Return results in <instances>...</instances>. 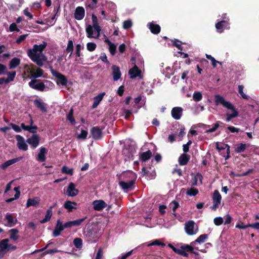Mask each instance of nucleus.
<instances>
[{"label": "nucleus", "mask_w": 259, "mask_h": 259, "mask_svg": "<svg viewBox=\"0 0 259 259\" xmlns=\"http://www.w3.org/2000/svg\"><path fill=\"white\" fill-rule=\"evenodd\" d=\"M92 19L93 25H88L85 29L87 37L90 38H98L101 31V27L99 25L97 16L94 14H92Z\"/></svg>", "instance_id": "1"}, {"label": "nucleus", "mask_w": 259, "mask_h": 259, "mask_svg": "<svg viewBox=\"0 0 259 259\" xmlns=\"http://www.w3.org/2000/svg\"><path fill=\"white\" fill-rule=\"evenodd\" d=\"M125 175L130 177V179H126V181L119 182V185L123 190L127 191L132 189L134 186L137 179V175L131 171H127Z\"/></svg>", "instance_id": "2"}, {"label": "nucleus", "mask_w": 259, "mask_h": 259, "mask_svg": "<svg viewBox=\"0 0 259 259\" xmlns=\"http://www.w3.org/2000/svg\"><path fill=\"white\" fill-rule=\"evenodd\" d=\"M50 69L52 74L57 78V84L58 85L61 84L62 86L66 87V88H67V85H72V82L68 81L67 78L65 75L54 70L52 66L50 67Z\"/></svg>", "instance_id": "3"}, {"label": "nucleus", "mask_w": 259, "mask_h": 259, "mask_svg": "<svg viewBox=\"0 0 259 259\" xmlns=\"http://www.w3.org/2000/svg\"><path fill=\"white\" fill-rule=\"evenodd\" d=\"M16 247L9 244V240L5 239L0 241V258H2L4 254L10 250H14Z\"/></svg>", "instance_id": "4"}, {"label": "nucleus", "mask_w": 259, "mask_h": 259, "mask_svg": "<svg viewBox=\"0 0 259 259\" xmlns=\"http://www.w3.org/2000/svg\"><path fill=\"white\" fill-rule=\"evenodd\" d=\"M214 100L217 105H222L224 107L232 111V113H238L234 106L230 102L226 101L224 97L217 95L214 96Z\"/></svg>", "instance_id": "5"}, {"label": "nucleus", "mask_w": 259, "mask_h": 259, "mask_svg": "<svg viewBox=\"0 0 259 259\" xmlns=\"http://www.w3.org/2000/svg\"><path fill=\"white\" fill-rule=\"evenodd\" d=\"M185 230L189 235L196 234L198 231V227L193 221H189L185 225Z\"/></svg>", "instance_id": "6"}, {"label": "nucleus", "mask_w": 259, "mask_h": 259, "mask_svg": "<svg viewBox=\"0 0 259 259\" xmlns=\"http://www.w3.org/2000/svg\"><path fill=\"white\" fill-rule=\"evenodd\" d=\"M47 46V43L46 41H43L42 44L40 45H34L32 49H28L27 51V55H39L37 52L40 54L45 49Z\"/></svg>", "instance_id": "7"}, {"label": "nucleus", "mask_w": 259, "mask_h": 259, "mask_svg": "<svg viewBox=\"0 0 259 259\" xmlns=\"http://www.w3.org/2000/svg\"><path fill=\"white\" fill-rule=\"evenodd\" d=\"M28 85L31 88L40 92L44 91L46 88L44 83L39 79H32L29 82Z\"/></svg>", "instance_id": "8"}, {"label": "nucleus", "mask_w": 259, "mask_h": 259, "mask_svg": "<svg viewBox=\"0 0 259 259\" xmlns=\"http://www.w3.org/2000/svg\"><path fill=\"white\" fill-rule=\"evenodd\" d=\"M221 200L222 196L220 192L218 190H215L212 196L213 205L210 208L213 210H216L221 204Z\"/></svg>", "instance_id": "9"}, {"label": "nucleus", "mask_w": 259, "mask_h": 259, "mask_svg": "<svg viewBox=\"0 0 259 259\" xmlns=\"http://www.w3.org/2000/svg\"><path fill=\"white\" fill-rule=\"evenodd\" d=\"M16 139L17 141V147L20 150L23 151L27 150L28 146L26 143L24 138L22 136L20 135H16Z\"/></svg>", "instance_id": "10"}, {"label": "nucleus", "mask_w": 259, "mask_h": 259, "mask_svg": "<svg viewBox=\"0 0 259 259\" xmlns=\"http://www.w3.org/2000/svg\"><path fill=\"white\" fill-rule=\"evenodd\" d=\"M93 208L97 211H101L107 206L106 202L102 200H94L93 203Z\"/></svg>", "instance_id": "11"}, {"label": "nucleus", "mask_w": 259, "mask_h": 259, "mask_svg": "<svg viewBox=\"0 0 259 259\" xmlns=\"http://www.w3.org/2000/svg\"><path fill=\"white\" fill-rule=\"evenodd\" d=\"M79 191L75 188L74 183H70L66 191V194L70 197H74L78 194Z\"/></svg>", "instance_id": "12"}, {"label": "nucleus", "mask_w": 259, "mask_h": 259, "mask_svg": "<svg viewBox=\"0 0 259 259\" xmlns=\"http://www.w3.org/2000/svg\"><path fill=\"white\" fill-rule=\"evenodd\" d=\"M66 228L64 226V224H62V222L60 220L57 221V224L55 229L53 231V236L57 237L60 235L61 232L65 229Z\"/></svg>", "instance_id": "13"}, {"label": "nucleus", "mask_w": 259, "mask_h": 259, "mask_svg": "<svg viewBox=\"0 0 259 259\" xmlns=\"http://www.w3.org/2000/svg\"><path fill=\"white\" fill-rule=\"evenodd\" d=\"M85 15V11L82 7H77L75 10L74 17V18L77 20H82Z\"/></svg>", "instance_id": "14"}, {"label": "nucleus", "mask_w": 259, "mask_h": 259, "mask_svg": "<svg viewBox=\"0 0 259 259\" xmlns=\"http://www.w3.org/2000/svg\"><path fill=\"white\" fill-rule=\"evenodd\" d=\"M27 142L33 148H36L39 143V138L37 135H33L30 138L27 139Z\"/></svg>", "instance_id": "15"}, {"label": "nucleus", "mask_w": 259, "mask_h": 259, "mask_svg": "<svg viewBox=\"0 0 259 259\" xmlns=\"http://www.w3.org/2000/svg\"><path fill=\"white\" fill-rule=\"evenodd\" d=\"M85 219L86 218H84L74 221L67 222L64 224V226L66 228H70L73 226H79L84 221Z\"/></svg>", "instance_id": "16"}, {"label": "nucleus", "mask_w": 259, "mask_h": 259, "mask_svg": "<svg viewBox=\"0 0 259 259\" xmlns=\"http://www.w3.org/2000/svg\"><path fill=\"white\" fill-rule=\"evenodd\" d=\"M112 75L114 81H117L121 76V73L120 68L116 65H113L111 67Z\"/></svg>", "instance_id": "17"}, {"label": "nucleus", "mask_w": 259, "mask_h": 259, "mask_svg": "<svg viewBox=\"0 0 259 259\" xmlns=\"http://www.w3.org/2000/svg\"><path fill=\"white\" fill-rule=\"evenodd\" d=\"M28 69L30 70V78H32L33 79H37V78L42 76L44 74V71L40 68H37L35 71L30 70V68Z\"/></svg>", "instance_id": "18"}, {"label": "nucleus", "mask_w": 259, "mask_h": 259, "mask_svg": "<svg viewBox=\"0 0 259 259\" xmlns=\"http://www.w3.org/2000/svg\"><path fill=\"white\" fill-rule=\"evenodd\" d=\"M34 105L42 112H46L47 111L46 108V104H45L40 99H35L34 101Z\"/></svg>", "instance_id": "19"}, {"label": "nucleus", "mask_w": 259, "mask_h": 259, "mask_svg": "<svg viewBox=\"0 0 259 259\" xmlns=\"http://www.w3.org/2000/svg\"><path fill=\"white\" fill-rule=\"evenodd\" d=\"M8 77L5 78V77H2L0 79V83L3 82V83H8L11 81L14 80V78L16 76V71L8 72H7Z\"/></svg>", "instance_id": "20"}, {"label": "nucleus", "mask_w": 259, "mask_h": 259, "mask_svg": "<svg viewBox=\"0 0 259 259\" xmlns=\"http://www.w3.org/2000/svg\"><path fill=\"white\" fill-rule=\"evenodd\" d=\"M128 74L131 75V78L133 79L138 76H140L141 71L138 68L137 65H135L128 71Z\"/></svg>", "instance_id": "21"}, {"label": "nucleus", "mask_w": 259, "mask_h": 259, "mask_svg": "<svg viewBox=\"0 0 259 259\" xmlns=\"http://www.w3.org/2000/svg\"><path fill=\"white\" fill-rule=\"evenodd\" d=\"M29 117L30 120V125H25V124L24 123H22L21 126L22 128L25 131H27L32 133H36L37 127L36 126H32V124L33 123V120L32 119V118L30 116Z\"/></svg>", "instance_id": "22"}, {"label": "nucleus", "mask_w": 259, "mask_h": 259, "mask_svg": "<svg viewBox=\"0 0 259 259\" xmlns=\"http://www.w3.org/2000/svg\"><path fill=\"white\" fill-rule=\"evenodd\" d=\"M93 138L95 140H99L102 137V131L98 127H94L91 131Z\"/></svg>", "instance_id": "23"}, {"label": "nucleus", "mask_w": 259, "mask_h": 259, "mask_svg": "<svg viewBox=\"0 0 259 259\" xmlns=\"http://www.w3.org/2000/svg\"><path fill=\"white\" fill-rule=\"evenodd\" d=\"M168 246L176 253L185 257H187L188 256V254L186 251H184L182 246L179 248H176L170 243L168 244Z\"/></svg>", "instance_id": "24"}, {"label": "nucleus", "mask_w": 259, "mask_h": 259, "mask_svg": "<svg viewBox=\"0 0 259 259\" xmlns=\"http://www.w3.org/2000/svg\"><path fill=\"white\" fill-rule=\"evenodd\" d=\"M23 158L22 157H17V158H14V159H11V160H9L7 161H6L5 163H4L1 166V167L3 169H6L7 167L12 165L13 164L20 161V160H21Z\"/></svg>", "instance_id": "25"}, {"label": "nucleus", "mask_w": 259, "mask_h": 259, "mask_svg": "<svg viewBox=\"0 0 259 259\" xmlns=\"http://www.w3.org/2000/svg\"><path fill=\"white\" fill-rule=\"evenodd\" d=\"M77 203L75 202L71 201H66L64 204V207L66 209L68 212H70L73 211V209H76V207L74 206Z\"/></svg>", "instance_id": "26"}, {"label": "nucleus", "mask_w": 259, "mask_h": 259, "mask_svg": "<svg viewBox=\"0 0 259 259\" xmlns=\"http://www.w3.org/2000/svg\"><path fill=\"white\" fill-rule=\"evenodd\" d=\"M47 149L44 147H41L38 154L36 159L40 162H44L46 160V154L47 153Z\"/></svg>", "instance_id": "27"}, {"label": "nucleus", "mask_w": 259, "mask_h": 259, "mask_svg": "<svg viewBox=\"0 0 259 259\" xmlns=\"http://www.w3.org/2000/svg\"><path fill=\"white\" fill-rule=\"evenodd\" d=\"M190 155L184 153L182 154L178 159V161L181 165H185L187 164L189 160H190Z\"/></svg>", "instance_id": "28"}, {"label": "nucleus", "mask_w": 259, "mask_h": 259, "mask_svg": "<svg viewBox=\"0 0 259 259\" xmlns=\"http://www.w3.org/2000/svg\"><path fill=\"white\" fill-rule=\"evenodd\" d=\"M29 58L39 67H42L44 65V61L40 59V55H28Z\"/></svg>", "instance_id": "29"}, {"label": "nucleus", "mask_w": 259, "mask_h": 259, "mask_svg": "<svg viewBox=\"0 0 259 259\" xmlns=\"http://www.w3.org/2000/svg\"><path fill=\"white\" fill-rule=\"evenodd\" d=\"M149 29L151 32L154 34H158L161 30L160 26L156 24H154L153 22H151L149 24Z\"/></svg>", "instance_id": "30"}, {"label": "nucleus", "mask_w": 259, "mask_h": 259, "mask_svg": "<svg viewBox=\"0 0 259 259\" xmlns=\"http://www.w3.org/2000/svg\"><path fill=\"white\" fill-rule=\"evenodd\" d=\"M105 95V93H101L98 95L96 96L94 98V103L93 104V108H95L98 106L100 102L102 100L104 96Z\"/></svg>", "instance_id": "31"}, {"label": "nucleus", "mask_w": 259, "mask_h": 259, "mask_svg": "<svg viewBox=\"0 0 259 259\" xmlns=\"http://www.w3.org/2000/svg\"><path fill=\"white\" fill-rule=\"evenodd\" d=\"M5 220L7 221V224L6 225L8 226L12 227L15 225L17 220L16 219H14L11 214L7 213L5 217Z\"/></svg>", "instance_id": "32"}, {"label": "nucleus", "mask_w": 259, "mask_h": 259, "mask_svg": "<svg viewBox=\"0 0 259 259\" xmlns=\"http://www.w3.org/2000/svg\"><path fill=\"white\" fill-rule=\"evenodd\" d=\"M216 148L219 151L227 148V155L225 159H227L230 157V147L228 144L220 145L218 143H217Z\"/></svg>", "instance_id": "33"}, {"label": "nucleus", "mask_w": 259, "mask_h": 259, "mask_svg": "<svg viewBox=\"0 0 259 259\" xmlns=\"http://www.w3.org/2000/svg\"><path fill=\"white\" fill-rule=\"evenodd\" d=\"M228 25V22L226 20H222L215 24V28L219 32H222L224 27Z\"/></svg>", "instance_id": "34"}, {"label": "nucleus", "mask_w": 259, "mask_h": 259, "mask_svg": "<svg viewBox=\"0 0 259 259\" xmlns=\"http://www.w3.org/2000/svg\"><path fill=\"white\" fill-rule=\"evenodd\" d=\"M20 63V59L18 58H13L9 63L10 69H14Z\"/></svg>", "instance_id": "35"}, {"label": "nucleus", "mask_w": 259, "mask_h": 259, "mask_svg": "<svg viewBox=\"0 0 259 259\" xmlns=\"http://www.w3.org/2000/svg\"><path fill=\"white\" fill-rule=\"evenodd\" d=\"M208 238V235L204 234L200 235L196 240L191 243L192 245H195L196 243H202L205 241Z\"/></svg>", "instance_id": "36"}, {"label": "nucleus", "mask_w": 259, "mask_h": 259, "mask_svg": "<svg viewBox=\"0 0 259 259\" xmlns=\"http://www.w3.org/2000/svg\"><path fill=\"white\" fill-rule=\"evenodd\" d=\"M152 156V152L150 150L143 152L140 155V158L143 161L148 160Z\"/></svg>", "instance_id": "37"}, {"label": "nucleus", "mask_w": 259, "mask_h": 259, "mask_svg": "<svg viewBox=\"0 0 259 259\" xmlns=\"http://www.w3.org/2000/svg\"><path fill=\"white\" fill-rule=\"evenodd\" d=\"M142 174L143 176H146L148 179H153L155 177V174L154 172L151 173L145 167H143L142 169Z\"/></svg>", "instance_id": "38"}, {"label": "nucleus", "mask_w": 259, "mask_h": 259, "mask_svg": "<svg viewBox=\"0 0 259 259\" xmlns=\"http://www.w3.org/2000/svg\"><path fill=\"white\" fill-rule=\"evenodd\" d=\"M52 214V210H51L50 209H47L45 218L41 220L40 223L41 224H44L49 222L51 219Z\"/></svg>", "instance_id": "39"}, {"label": "nucleus", "mask_w": 259, "mask_h": 259, "mask_svg": "<svg viewBox=\"0 0 259 259\" xmlns=\"http://www.w3.org/2000/svg\"><path fill=\"white\" fill-rule=\"evenodd\" d=\"M73 49L74 46L73 41L72 40H69L66 49V52L70 53L69 57H71L72 55Z\"/></svg>", "instance_id": "40"}, {"label": "nucleus", "mask_w": 259, "mask_h": 259, "mask_svg": "<svg viewBox=\"0 0 259 259\" xmlns=\"http://www.w3.org/2000/svg\"><path fill=\"white\" fill-rule=\"evenodd\" d=\"M39 203V201L38 198H34V199H28L27 200L26 203V206L27 207H30L31 206H36Z\"/></svg>", "instance_id": "41"}, {"label": "nucleus", "mask_w": 259, "mask_h": 259, "mask_svg": "<svg viewBox=\"0 0 259 259\" xmlns=\"http://www.w3.org/2000/svg\"><path fill=\"white\" fill-rule=\"evenodd\" d=\"M10 233V238L13 240H17L19 238L18 235V230L16 229H12L9 231Z\"/></svg>", "instance_id": "42"}, {"label": "nucleus", "mask_w": 259, "mask_h": 259, "mask_svg": "<svg viewBox=\"0 0 259 259\" xmlns=\"http://www.w3.org/2000/svg\"><path fill=\"white\" fill-rule=\"evenodd\" d=\"M14 190L16 192L14 197L9 198L8 199L6 200L7 202L10 203V202L13 201V200L18 199L20 197V192L19 190V187H15Z\"/></svg>", "instance_id": "43"}, {"label": "nucleus", "mask_w": 259, "mask_h": 259, "mask_svg": "<svg viewBox=\"0 0 259 259\" xmlns=\"http://www.w3.org/2000/svg\"><path fill=\"white\" fill-rule=\"evenodd\" d=\"M198 192L199 191L197 189L192 187L191 188L188 189L186 193L189 196H195L198 193Z\"/></svg>", "instance_id": "44"}, {"label": "nucleus", "mask_w": 259, "mask_h": 259, "mask_svg": "<svg viewBox=\"0 0 259 259\" xmlns=\"http://www.w3.org/2000/svg\"><path fill=\"white\" fill-rule=\"evenodd\" d=\"M206 57L208 60H210L211 61V64L213 67L215 68L217 67V64H220V65H222V62H219L218 61H217L214 58L212 57L210 55L206 54Z\"/></svg>", "instance_id": "45"}, {"label": "nucleus", "mask_w": 259, "mask_h": 259, "mask_svg": "<svg viewBox=\"0 0 259 259\" xmlns=\"http://www.w3.org/2000/svg\"><path fill=\"white\" fill-rule=\"evenodd\" d=\"M74 245L78 249H80L82 246V240L79 238H76L73 240Z\"/></svg>", "instance_id": "46"}, {"label": "nucleus", "mask_w": 259, "mask_h": 259, "mask_svg": "<svg viewBox=\"0 0 259 259\" xmlns=\"http://www.w3.org/2000/svg\"><path fill=\"white\" fill-rule=\"evenodd\" d=\"M246 148V144H240L236 146L235 148V151L237 153H241L243 152Z\"/></svg>", "instance_id": "47"}, {"label": "nucleus", "mask_w": 259, "mask_h": 259, "mask_svg": "<svg viewBox=\"0 0 259 259\" xmlns=\"http://www.w3.org/2000/svg\"><path fill=\"white\" fill-rule=\"evenodd\" d=\"M202 98V94L199 92H195L193 95V99L195 101H200Z\"/></svg>", "instance_id": "48"}, {"label": "nucleus", "mask_w": 259, "mask_h": 259, "mask_svg": "<svg viewBox=\"0 0 259 259\" xmlns=\"http://www.w3.org/2000/svg\"><path fill=\"white\" fill-rule=\"evenodd\" d=\"M97 45L95 43L90 42L87 44V49L90 52H93L96 50Z\"/></svg>", "instance_id": "49"}, {"label": "nucleus", "mask_w": 259, "mask_h": 259, "mask_svg": "<svg viewBox=\"0 0 259 259\" xmlns=\"http://www.w3.org/2000/svg\"><path fill=\"white\" fill-rule=\"evenodd\" d=\"M83 49V47L80 44H77L76 45L75 54L76 57H80L81 56V50Z\"/></svg>", "instance_id": "50"}, {"label": "nucleus", "mask_w": 259, "mask_h": 259, "mask_svg": "<svg viewBox=\"0 0 259 259\" xmlns=\"http://www.w3.org/2000/svg\"><path fill=\"white\" fill-rule=\"evenodd\" d=\"M243 88L244 86L243 85H238V92L240 95L241 96L242 98L244 99H248V96H247L243 92Z\"/></svg>", "instance_id": "51"}, {"label": "nucleus", "mask_w": 259, "mask_h": 259, "mask_svg": "<svg viewBox=\"0 0 259 259\" xmlns=\"http://www.w3.org/2000/svg\"><path fill=\"white\" fill-rule=\"evenodd\" d=\"M220 123L222 124V123H221L220 121H218L213 125V126L212 128L207 130L205 131V133H212V132L215 131L218 129V128L219 127Z\"/></svg>", "instance_id": "52"}, {"label": "nucleus", "mask_w": 259, "mask_h": 259, "mask_svg": "<svg viewBox=\"0 0 259 259\" xmlns=\"http://www.w3.org/2000/svg\"><path fill=\"white\" fill-rule=\"evenodd\" d=\"M182 41L178 39H175L173 42V46L176 47L178 50L182 51L183 49V47L182 46Z\"/></svg>", "instance_id": "53"}, {"label": "nucleus", "mask_w": 259, "mask_h": 259, "mask_svg": "<svg viewBox=\"0 0 259 259\" xmlns=\"http://www.w3.org/2000/svg\"><path fill=\"white\" fill-rule=\"evenodd\" d=\"M62 171L63 173L68 174L70 175H73V169L69 168L66 166H64L62 168Z\"/></svg>", "instance_id": "54"}, {"label": "nucleus", "mask_w": 259, "mask_h": 259, "mask_svg": "<svg viewBox=\"0 0 259 259\" xmlns=\"http://www.w3.org/2000/svg\"><path fill=\"white\" fill-rule=\"evenodd\" d=\"M9 31L10 32L16 31L19 32L20 30L18 28L17 24L15 23H12L9 27Z\"/></svg>", "instance_id": "55"}, {"label": "nucleus", "mask_w": 259, "mask_h": 259, "mask_svg": "<svg viewBox=\"0 0 259 259\" xmlns=\"http://www.w3.org/2000/svg\"><path fill=\"white\" fill-rule=\"evenodd\" d=\"M170 208L172 209L173 211H175L176 209L179 206V204L176 201H172L169 205Z\"/></svg>", "instance_id": "56"}, {"label": "nucleus", "mask_w": 259, "mask_h": 259, "mask_svg": "<svg viewBox=\"0 0 259 259\" xmlns=\"http://www.w3.org/2000/svg\"><path fill=\"white\" fill-rule=\"evenodd\" d=\"M88 135V132L85 130H81V133L77 136V138L80 139H85Z\"/></svg>", "instance_id": "57"}, {"label": "nucleus", "mask_w": 259, "mask_h": 259, "mask_svg": "<svg viewBox=\"0 0 259 259\" xmlns=\"http://www.w3.org/2000/svg\"><path fill=\"white\" fill-rule=\"evenodd\" d=\"M132 26V22L131 20H128L124 21L123 24V27L124 29H128Z\"/></svg>", "instance_id": "58"}, {"label": "nucleus", "mask_w": 259, "mask_h": 259, "mask_svg": "<svg viewBox=\"0 0 259 259\" xmlns=\"http://www.w3.org/2000/svg\"><path fill=\"white\" fill-rule=\"evenodd\" d=\"M193 245H192L191 244V245L186 244V245H183L182 246L183 248L184 251H188L192 252L194 249V248L193 247Z\"/></svg>", "instance_id": "59"}, {"label": "nucleus", "mask_w": 259, "mask_h": 259, "mask_svg": "<svg viewBox=\"0 0 259 259\" xmlns=\"http://www.w3.org/2000/svg\"><path fill=\"white\" fill-rule=\"evenodd\" d=\"M28 35V34L20 35L16 40V44H20L21 42H22L26 39V37Z\"/></svg>", "instance_id": "60"}, {"label": "nucleus", "mask_w": 259, "mask_h": 259, "mask_svg": "<svg viewBox=\"0 0 259 259\" xmlns=\"http://www.w3.org/2000/svg\"><path fill=\"white\" fill-rule=\"evenodd\" d=\"M183 109L180 107H174L171 111V113H182Z\"/></svg>", "instance_id": "61"}, {"label": "nucleus", "mask_w": 259, "mask_h": 259, "mask_svg": "<svg viewBox=\"0 0 259 259\" xmlns=\"http://www.w3.org/2000/svg\"><path fill=\"white\" fill-rule=\"evenodd\" d=\"M248 227H250V224L245 225L243 223H241L237 224L236 225V228L240 229H245Z\"/></svg>", "instance_id": "62"}, {"label": "nucleus", "mask_w": 259, "mask_h": 259, "mask_svg": "<svg viewBox=\"0 0 259 259\" xmlns=\"http://www.w3.org/2000/svg\"><path fill=\"white\" fill-rule=\"evenodd\" d=\"M110 53L112 55H114L116 51V46L113 44L112 45H110L109 47Z\"/></svg>", "instance_id": "63"}, {"label": "nucleus", "mask_w": 259, "mask_h": 259, "mask_svg": "<svg viewBox=\"0 0 259 259\" xmlns=\"http://www.w3.org/2000/svg\"><path fill=\"white\" fill-rule=\"evenodd\" d=\"M223 223V219L221 217H217L214 219V223L217 226H219Z\"/></svg>", "instance_id": "64"}]
</instances>
